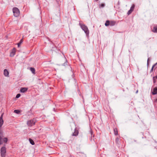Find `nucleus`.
<instances>
[{
  "label": "nucleus",
  "mask_w": 157,
  "mask_h": 157,
  "mask_svg": "<svg viewBox=\"0 0 157 157\" xmlns=\"http://www.w3.org/2000/svg\"><path fill=\"white\" fill-rule=\"evenodd\" d=\"M79 25L82 30L84 31L86 36H88L89 34V31L87 26L81 22H79Z\"/></svg>",
  "instance_id": "1"
},
{
  "label": "nucleus",
  "mask_w": 157,
  "mask_h": 157,
  "mask_svg": "<svg viewBox=\"0 0 157 157\" xmlns=\"http://www.w3.org/2000/svg\"><path fill=\"white\" fill-rule=\"evenodd\" d=\"M13 11L14 16L15 17H18L20 14V11L18 9L17 7H13Z\"/></svg>",
  "instance_id": "2"
},
{
  "label": "nucleus",
  "mask_w": 157,
  "mask_h": 157,
  "mask_svg": "<svg viewBox=\"0 0 157 157\" xmlns=\"http://www.w3.org/2000/svg\"><path fill=\"white\" fill-rule=\"evenodd\" d=\"M6 153V147H2L1 149V157H5Z\"/></svg>",
  "instance_id": "3"
},
{
  "label": "nucleus",
  "mask_w": 157,
  "mask_h": 157,
  "mask_svg": "<svg viewBox=\"0 0 157 157\" xmlns=\"http://www.w3.org/2000/svg\"><path fill=\"white\" fill-rule=\"evenodd\" d=\"M36 121L34 119L29 120L28 121L27 124L29 126L31 127L35 124Z\"/></svg>",
  "instance_id": "4"
},
{
  "label": "nucleus",
  "mask_w": 157,
  "mask_h": 157,
  "mask_svg": "<svg viewBox=\"0 0 157 157\" xmlns=\"http://www.w3.org/2000/svg\"><path fill=\"white\" fill-rule=\"evenodd\" d=\"M16 52V49L15 48H13L10 52V56L11 57H13L15 54Z\"/></svg>",
  "instance_id": "5"
},
{
  "label": "nucleus",
  "mask_w": 157,
  "mask_h": 157,
  "mask_svg": "<svg viewBox=\"0 0 157 157\" xmlns=\"http://www.w3.org/2000/svg\"><path fill=\"white\" fill-rule=\"evenodd\" d=\"M151 31L154 33H157V25H155L153 26H151Z\"/></svg>",
  "instance_id": "6"
},
{
  "label": "nucleus",
  "mask_w": 157,
  "mask_h": 157,
  "mask_svg": "<svg viewBox=\"0 0 157 157\" xmlns=\"http://www.w3.org/2000/svg\"><path fill=\"white\" fill-rule=\"evenodd\" d=\"M3 114L4 113H2L0 117V128L2 127L4 121L2 118Z\"/></svg>",
  "instance_id": "7"
},
{
  "label": "nucleus",
  "mask_w": 157,
  "mask_h": 157,
  "mask_svg": "<svg viewBox=\"0 0 157 157\" xmlns=\"http://www.w3.org/2000/svg\"><path fill=\"white\" fill-rule=\"evenodd\" d=\"M78 134V129L77 128H76L75 129V131L72 134L73 136H77Z\"/></svg>",
  "instance_id": "8"
},
{
  "label": "nucleus",
  "mask_w": 157,
  "mask_h": 157,
  "mask_svg": "<svg viewBox=\"0 0 157 157\" xmlns=\"http://www.w3.org/2000/svg\"><path fill=\"white\" fill-rule=\"evenodd\" d=\"M3 136V133L1 131H0V145L3 144V138H2Z\"/></svg>",
  "instance_id": "9"
},
{
  "label": "nucleus",
  "mask_w": 157,
  "mask_h": 157,
  "mask_svg": "<svg viewBox=\"0 0 157 157\" xmlns=\"http://www.w3.org/2000/svg\"><path fill=\"white\" fill-rule=\"evenodd\" d=\"M115 141L117 145L119 146L121 142V140H120V138L118 137L116 138L115 139Z\"/></svg>",
  "instance_id": "10"
},
{
  "label": "nucleus",
  "mask_w": 157,
  "mask_h": 157,
  "mask_svg": "<svg viewBox=\"0 0 157 157\" xmlns=\"http://www.w3.org/2000/svg\"><path fill=\"white\" fill-rule=\"evenodd\" d=\"M28 88L26 87L22 88L20 90V92L21 93H25L27 91Z\"/></svg>",
  "instance_id": "11"
},
{
  "label": "nucleus",
  "mask_w": 157,
  "mask_h": 157,
  "mask_svg": "<svg viewBox=\"0 0 157 157\" xmlns=\"http://www.w3.org/2000/svg\"><path fill=\"white\" fill-rule=\"evenodd\" d=\"M4 75L6 77L8 76L9 75V72L6 69L4 70Z\"/></svg>",
  "instance_id": "12"
},
{
  "label": "nucleus",
  "mask_w": 157,
  "mask_h": 157,
  "mask_svg": "<svg viewBox=\"0 0 157 157\" xmlns=\"http://www.w3.org/2000/svg\"><path fill=\"white\" fill-rule=\"evenodd\" d=\"M110 25L111 26H113L115 25L116 21H110Z\"/></svg>",
  "instance_id": "13"
},
{
  "label": "nucleus",
  "mask_w": 157,
  "mask_h": 157,
  "mask_svg": "<svg viewBox=\"0 0 157 157\" xmlns=\"http://www.w3.org/2000/svg\"><path fill=\"white\" fill-rule=\"evenodd\" d=\"M152 94L153 95H155L157 94V88L155 87V88L153 90V91L152 92Z\"/></svg>",
  "instance_id": "14"
},
{
  "label": "nucleus",
  "mask_w": 157,
  "mask_h": 157,
  "mask_svg": "<svg viewBox=\"0 0 157 157\" xmlns=\"http://www.w3.org/2000/svg\"><path fill=\"white\" fill-rule=\"evenodd\" d=\"M114 133L115 135H117L118 134V132L117 129V128H114L113 129Z\"/></svg>",
  "instance_id": "15"
},
{
  "label": "nucleus",
  "mask_w": 157,
  "mask_h": 157,
  "mask_svg": "<svg viewBox=\"0 0 157 157\" xmlns=\"http://www.w3.org/2000/svg\"><path fill=\"white\" fill-rule=\"evenodd\" d=\"M29 141L30 142V143L31 144L33 145L35 144V143H34V141L32 139L29 138Z\"/></svg>",
  "instance_id": "16"
},
{
  "label": "nucleus",
  "mask_w": 157,
  "mask_h": 157,
  "mask_svg": "<svg viewBox=\"0 0 157 157\" xmlns=\"http://www.w3.org/2000/svg\"><path fill=\"white\" fill-rule=\"evenodd\" d=\"M110 21L109 20H107L106 21L105 23V25L107 26L109 25H110Z\"/></svg>",
  "instance_id": "17"
},
{
  "label": "nucleus",
  "mask_w": 157,
  "mask_h": 157,
  "mask_svg": "<svg viewBox=\"0 0 157 157\" xmlns=\"http://www.w3.org/2000/svg\"><path fill=\"white\" fill-rule=\"evenodd\" d=\"M30 70L33 74H35V69L34 68L31 67L30 68Z\"/></svg>",
  "instance_id": "18"
},
{
  "label": "nucleus",
  "mask_w": 157,
  "mask_h": 157,
  "mask_svg": "<svg viewBox=\"0 0 157 157\" xmlns=\"http://www.w3.org/2000/svg\"><path fill=\"white\" fill-rule=\"evenodd\" d=\"M7 140L8 139L7 138L5 137L3 139V141L5 143H6L7 142Z\"/></svg>",
  "instance_id": "19"
},
{
  "label": "nucleus",
  "mask_w": 157,
  "mask_h": 157,
  "mask_svg": "<svg viewBox=\"0 0 157 157\" xmlns=\"http://www.w3.org/2000/svg\"><path fill=\"white\" fill-rule=\"evenodd\" d=\"M23 42V39H21L20 40V42L17 44V45L18 47L20 46L21 44Z\"/></svg>",
  "instance_id": "20"
},
{
  "label": "nucleus",
  "mask_w": 157,
  "mask_h": 157,
  "mask_svg": "<svg viewBox=\"0 0 157 157\" xmlns=\"http://www.w3.org/2000/svg\"><path fill=\"white\" fill-rule=\"evenodd\" d=\"M135 6V5L134 4H133L132 5V6L131 7L130 9L131 10H132V11H133V10H134V9Z\"/></svg>",
  "instance_id": "21"
},
{
  "label": "nucleus",
  "mask_w": 157,
  "mask_h": 157,
  "mask_svg": "<svg viewBox=\"0 0 157 157\" xmlns=\"http://www.w3.org/2000/svg\"><path fill=\"white\" fill-rule=\"evenodd\" d=\"M157 64V63H155L154 64L152 67V68L151 70V72H152L153 71V68Z\"/></svg>",
  "instance_id": "22"
},
{
  "label": "nucleus",
  "mask_w": 157,
  "mask_h": 157,
  "mask_svg": "<svg viewBox=\"0 0 157 157\" xmlns=\"http://www.w3.org/2000/svg\"><path fill=\"white\" fill-rule=\"evenodd\" d=\"M133 11H132V10H129L128 12L127 13V14H128V15H129L130 14L132 13V12Z\"/></svg>",
  "instance_id": "23"
},
{
  "label": "nucleus",
  "mask_w": 157,
  "mask_h": 157,
  "mask_svg": "<svg viewBox=\"0 0 157 157\" xmlns=\"http://www.w3.org/2000/svg\"><path fill=\"white\" fill-rule=\"evenodd\" d=\"M14 112L16 113H19V111L17 110H14Z\"/></svg>",
  "instance_id": "24"
},
{
  "label": "nucleus",
  "mask_w": 157,
  "mask_h": 157,
  "mask_svg": "<svg viewBox=\"0 0 157 157\" xmlns=\"http://www.w3.org/2000/svg\"><path fill=\"white\" fill-rule=\"evenodd\" d=\"M20 96H21V94H18L16 96V98H19Z\"/></svg>",
  "instance_id": "25"
},
{
  "label": "nucleus",
  "mask_w": 157,
  "mask_h": 157,
  "mask_svg": "<svg viewBox=\"0 0 157 157\" xmlns=\"http://www.w3.org/2000/svg\"><path fill=\"white\" fill-rule=\"evenodd\" d=\"M149 60H150V58H148V59H147V66H148V65H149Z\"/></svg>",
  "instance_id": "26"
},
{
  "label": "nucleus",
  "mask_w": 157,
  "mask_h": 157,
  "mask_svg": "<svg viewBox=\"0 0 157 157\" xmlns=\"http://www.w3.org/2000/svg\"><path fill=\"white\" fill-rule=\"evenodd\" d=\"M67 60H66V62L64 63L63 64V66H65V65H67Z\"/></svg>",
  "instance_id": "27"
},
{
  "label": "nucleus",
  "mask_w": 157,
  "mask_h": 157,
  "mask_svg": "<svg viewBox=\"0 0 157 157\" xmlns=\"http://www.w3.org/2000/svg\"><path fill=\"white\" fill-rule=\"evenodd\" d=\"M101 7H103L105 6V4L103 3L101 4Z\"/></svg>",
  "instance_id": "28"
},
{
  "label": "nucleus",
  "mask_w": 157,
  "mask_h": 157,
  "mask_svg": "<svg viewBox=\"0 0 157 157\" xmlns=\"http://www.w3.org/2000/svg\"><path fill=\"white\" fill-rule=\"evenodd\" d=\"M90 133H91V135H92L93 134V132L91 130H90Z\"/></svg>",
  "instance_id": "29"
},
{
  "label": "nucleus",
  "mask_w": 157,
  "mask_h": 157,
  "mask_svg": "<svg viewBox=\"0 0 157 157\" xmlns=\"http://www.w3.org/2000/svg\"><path fill=\"white\" fill-rule=\"evenodd\" d=\"M48 40H49V41H50V39L49 38H48Z\"/></svg>",
  "instance_id": "30"
},
{
  "label": "nucleus",
  "mask_w": 157,
  "mask_h": 157,
  "mask_svg": "<svg viewBox=\"0 0 157 157\" xmlns=\"http://www.w3.org/2000/svg\"><path fill=\"white\" fill-rule=\"evenodd\" d=\"M96 1H98V0H95Z\"/></svg>",
  "instance_id": "31"
},
{
  "label": "nucleus",
  "mask_w": 157,
  "mask_h": 157,
  "mask_svg": "<svg viewBox=\"0 0 157 157\" xmlns=\"http://www.w3.org/2000/svg\"><path fill=\"white\" fill-rule=\"evenodd\" d=\"M156 78H157V76H156Z\"/></svg>",
  "instance_id": "32"
}]
</instances>
